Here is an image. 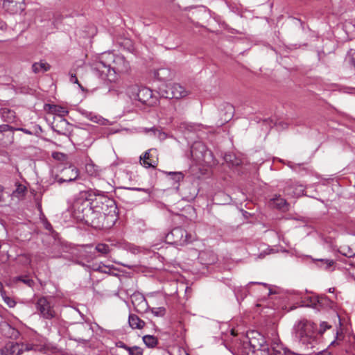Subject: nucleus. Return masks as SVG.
<instances>
[{"label":"nucleus","instance_id":"obj_1","mask_svg":"<svg viewBox=\"0 0 355 355\" xmlns=\"http://www.w3.org/2000/svg\"><path fill=\"white\" fill-rule=\"evenodd\" d=\"M91 67L96 76L110 82L114 81L117 75L126 73L130 69V64L124 56L110 51L97 56Z\"/></svg>","mask_w":355,"mask_h":355},{"label":"nucleus","instance_id":"obj_2","mask_svg":"<svg viewBox=\"0 0 355 355\" xmlns=\"http://www.w3.org/2000/svg\"><path fill=\"white\" fill-rule=\"evenodd\" d=\"M295 338L304 347L305 349L316 348L315 353L323 349L318 346L320 340L316 331V325L313 322L303 319L296 322L293 327Z\"/></svg>","mask_w":355,"mask_h":355},{"label":"nucleus","instance_id":"obj_3","mask_svg":"<svg viewBox=\"0 0 355 355\" xmlns=\"http://www.w3.org/2000/svg\"><path fill=\"white\" fill-rule=\"evenodd\" d=\"M92 196L91 191H81L75 198L72 205V214L78 220H83L86 214L91 213L90 197Z\"/></svg>","mask_w":355,"mask_h":355},{"label":"nucleus","instance_id":"obj_4","mask_svg":"<svg viewBox=\"0 0 355 355\" xmlns=\"http://www.w3.org/2000/svg\"><path fill=\"white\" fill-rule=\"evenodd\" d=\"M90 203L92 209H101V211L107 212V217H112V223H114L116 207L112 200L104 195H95L92 193V196L90 197Z\"/></svg>","mask_w":355,"mask_h":355},{"label":"nucleus","instance_id":"obj_5","mask_svg":"<svg viewBox=\"0 0 355 355\" xmlns=\"http://www.w3.org/2000/svg\"><path fill=\"white\" fill-rule=\"evenodd\" d=\"M248 338L253 352H260L261 355H269V349L263 335L257 331H251L248 334Z\"/></svg>","mask_w":355,"mask_h":355},{"label":"nucleus","instance_id":"obj_6","mask_svg":"<svg viewBox=\"0 0 355 355\" xmlns=\"http://www.w3.org/2000/svg\"><path fill=\"white\" fill-rule=\"evenodd\" d=\"M159 89L162 96L166 98L180 99L189 94V92L178 83H173L166 85V89L160 88Z\"/></svg>","mask_w":355,"mask_h":355},{"label":"nucleus","instance_id":"obj_7","mask_svg":"<svg viewBox=\"0 0 355 355\" xmlns=\"http://www.w3.org/2000/svg\"><path fill=\"white\" fill-rule=\"evenodd\" d=\"M36 309L40 315L45 319L50 320L56 316L54 304L46 297H42L37 300Z\"/></svg>","mask_w":355,"mask_h":355},{"label":"nucleus","instance_id":"obj_8","mask_svg":"<svg viewBox=\"0 0 355 355\" xmlns=\"http://www.w3.org/2000/svg\"><path fill=\"white\" fill-rule=\"evenodd\" d=\"M170 237L172 238L173 243L180 245L190 243L196 239V234L189 233L181 227L174 228L171 233L167 235V238L169 239Z\"/></svg>","mask_w":355,"mask_h":355},{"label":"nucleus","instance_id":"obj_9","mask_svg":"<svg viewBox=\"0 0 355 355\" xmlns=\"http://www.w3.org/2000/svg\"><path fill=\"white\" fill-rule=\"evenodd\" d=\"M106 215H107V212L101 211V209H96L92 208L91 213L86 214L83 220L95 228H101L105 226L103 220Z\"/></svg>","mask_w":355,"mask_h":355},{"label":"nucleus","instance_id":"obj_10","mask_svg":"<svg viewBox=\"0 0 355 355\" xmlns=\"http://www.w3.org/2000/svg\"><path fill=\"white\" fill-rule=\"evenodd\" d=\"M9 355H20L24 351H41L42 347L33 344L24 343H9L6 345Z\"/></svg>","mask_w":355,"mask_h":355},{"label":"nucleus","instance_id":"obj_11","mask_svg":"<svg viewBox=\"0 0 355 355\" xmlns=\"http://www.w3.org/2000/svg\"><path fill=\"white\" fill-rule=\"evenodd\" d=\"M140 162L146 168H155L158 164L157 150L155 148H151L145 152L140 156Z\"/></svg>","mask_w":355,"mask_h":355},{"label":"nucleus","instance_id":"obj_12","mask_svg":"<svg viewBox=\"0 0 355 355\" xmlns=\"http://www.w3.org/2000/svg\"><path fill=\"white\" fill-rule=\"evenodd\" d=\"M3 7L11 14L19 13L24 10V0H3Z\"/></svg>","mask_w":355,"mask_h":355},{"label":"nucleus","instance_id":"obj_13","mask_svg":"<svg viewBox=\"0 0 355 355\" xmlns=\"http://www.w3.org/2000/svg\"><path fill=\"white\" fill-rule=\"evenodd\" d=\"M131 300L136 311L144 312L148 309V302L143 295L135 293L132 295Z\"/></svg>","mask_w":355,"mask_h":355},{"label":"nucleus","instance_id":"obj_14","mask_svg":"<svg viewBox=\"0 0 355 355\" xmlns=\"http://www.w3.org/2000/svg\"><path fill=\"white\" fill-rule=\"evenodd\" d=\"M62 174V177L58 179V182L60 184L76 180L78 176V170L73 166H69L63 169Z\"/></svg>","mask_w":355,"mask_h":355},{"label":"nucleus","instance_id":"obj_15","mask_svg":"<svg viewBox=\"0 0 355 355\" xmlns=\"http://www.w3.org/2000/svg\"><path fill=\"white\" fill-rule=\"evenodd\" d=\"M155 77L161 81H166L171 80L173 77L172 72L168 68H159L154 73Z\"/></svg>","mask_w":355,"mask_h":355},{"label":"nucleus","instance_id":"obj_16","mask_svg":"<svg viewBox=\"0 0 355 355\" xmlns=\"http://www.w3.org/2000/svg\"><path fill=\"white\" fill-rule=\"evenodd\" d=\"M152 91L147 88L141 87L139 93L135 96L136 101L146 103L152 97Z\"/></svg>","mask_w":355,"mask_h":355},{"label":"nucleus","instance_id":"obj_17","mask_svg":"<svg viewBox=\"0 0 355 355\" xmlns=\"http://www.w3.org/2000/svg\"><path fill=\"white\" fill-rule=\"evenodd\" d=\"M269 205L272 207H275L283 211H286L288 209L286 201L280 196H275L271 199Z\"/></svg>","mask_w":355,"mask_h":355},{"label":"nucleus","instance_id":"obj_18","mask_svg":"<svg viewBox=\"0 0 355 355\" xmlns=\"http://www.w3.org/2000/svg\"><path fill=\"white\" fill-rule=\"evenodd\" d=\"M128 323L131 328L141 329L145 326V322L141 320L135 314H130L128 317Z\"/></svg>","mask_w":355,"mask_h":355},{"label":"nucleus","instance_id":"obj_19","mask_svg":"<svg viewBox=\"0 0 355 355\" xmlns=\"http://www.w3.org/2000/svg\"><path fill=\"white\" fill-rule=\"evenodd\" d=\"M76 329L78 330L82 335L80 339L83 340H85V338L91 336L93 332L91 325L88 323H80L76 327Z\"/></svg>","mask_w":355,"mask_h":355},{"label":"nucleus","instance_id":"obj_20","mask_svg":"<svg viewBox=\"0 0 355 355\" xmlns=\"http://www.w3.org/2000/svg\"><path fill=\"white\" fill-rule=\"evenodd\" d=\"M0 114L1 119L8 123L14 122L16 118L15 112L12 110L7 107L1 108L0 110Z\"/></svg>","mask_w":355,"mask_h":355},{"label":"nucleus","instance_id":"obj_21","mask_svg":"<svg viewBox=\"0 0 355 355\" xmlns=\"http://www.w3.org/2000/svg\"><path fill=\"white\" fill-rule=\"evenodd\" d=\"M80 113L83 116L92 122L99 124H104L105 119L101 116L96 114L95 113L87 110H82L80 111Z\"/></svg>","mask_w":355,"mask_h":355},{"label":"nucleus","instance_id":"obj_22","mask_svg":"<svg viewBox=\"0 0 355 355\" xmlns=\"http://www.w3.org/2000/svg\"><path fill=\"white\" fill-rule=\"evenodd\" d=\"M85 171L90 176L96 177L100 175L99 167L91 161L86 164Z\"/></svg>","mask_w":355,"mask_h":355},{"label":"nucleus","instance_id":"obj_23","mask_svg":"<svg viewBox=\"0 0 355 355\" xmlns=\"http://www.w3.org/2000/svg\"><path fill=\"white\" fill-rule=\"evenodd\" d=\"M33 71L35 73H43L50 69V65L45 62H35L32 66Z\"/></svg>","mask_w":355,"mask_h":355},{"label":"nucleus","instance_id":"obj_24","mask_svg":"<svg viewBox=\"0 0 355 355\" xmlns=\"http://www.w3.org/2000/svg\"><path fill=\"white\" fill-rule=\"evenodd\" d=\"M140 88L141 87L137 85H131L127 88L126 93L133 101H136L135 96L139 93Z\"/></svg>","mask_w":355,"mask_h":355},{"label":"nucleus","instance_id":"obj_25","mask_svg":"<svg viewBox=\"0 0 355 355\" xmlns=\"http://www.w3.org/2000/svg\"><path fill=\"white\" fill-rule=\"evenodd\" d=\"M143 341L148 347H154L158 343L157 338L152 335L143 336Z\"/></svg>","mask_w":355,"mask_h":355},{"label":"nucleus","instance_id":"obj_26","mask_svg":"<svg viewBox=\"0 0 355 355\" xmlns=\"http://www.w3.org/2000/svg\"><path fill=\"white\" fill-rule=\"evenodd\" d=\"M51 111L53 112L57 113L58 114V116L60 119L61 123H62L65 125L67 124V120L62 117V116H65L67 114V111L64 108H63L62 107L54 106L52 108Z\"/></svg>","mask_w":355,"mask_h":355},{"label":"nucleus","instance_id":"obj_27","mask_svg":"<svg viewBox=\"0 0 355 355\" xmlns=\"http://www.w3.org/2000/svg\"><path fill=\"white\" fill-rule=\"evenodd\" d=\"M1 329L3 331H7V332L5 333V336L8 337H15L18 334L17 331H16L15 329L12 328L8 324L3 323L1 325Z\"/></svg>","mask_w":355,"mask_h":355},{"label":"nucleus","instance_id":"obj_28","mask_svg":"<svg viewBox=\"0 0 355 355\" xmlns=\"http://www.w3.org/2000/svg\"><path fill=\"white\" fill-rule=\"evenodd\" d=\"M166 175L171 176V179L175 182L178 183L183 180L184 175L182 172H164Z\"/></svg>","mask_w":355,"mask_h":355},{"label":"nucleus","instance_id":"obj_29","mask_svg":"<svg viewBox=\"0 0 355 355\" xmlns=\"http://www.w3.org/2000/svg\"><path fill=\"white\" fill-rule=\"evenodd\" d=\"M311 304L313 306H314L315 307H317V305H318L320 306H323L324 305L329 304V301L326 297L316 296V297H314L313 301L311 300Z\"/></svg>","mask_w":355,"mask_h":355},{"label":"nucleus","instance_id":"obj_30","mask_svg":"<svg viewBox=\"0 0 355 355\" xmlns=\"http://www.w3.org/2000/svg\"><path fill=\"white\" fill-rule=\"evenodd\" d=\"M81 71V69L80 68H78L76 69L74 71H71L69 72V80L71 83H76V84H78V87L82 89V90H84L83 87H82V85L79 83L78 82V80L77 78V75H78L80 73V71Z\"/></svg>","mask_w":355,"mask_h":355},{"label":"nucleus","instance_id":"obj_31","mask_svg":"<svg viewBox=\"0 0 355 355\" xmlns=\"http://www.w3.org/2000/svg\"><path fill=\"white\" fill-rule=\"evenodd\" d=\"M274 355H300L297 354H295L290 351L289 349L281 347H278L277 348L273 349Z\"/></svg>","mask_w":355,"mask_h":355},{"label":"nucleus","instance_id":"obj_32","mask_svg":"<svg viewBox=\"0 0 355 355\" xmlns=\"http://www.w3.org/2000/svg\"><path fill=\"white\" fill-rule=\"evenodd\" d=\"M234 292L238 300L243 299L247 295V289L241 286L234 288Z\"/></svg>","mask_w":355,"mask_h":355},{"label":"nucleus","instance_id":"obj_33","mask_svg":"<svg viewBox=\"0 0 355 355\" xmlns=\"http://www.w3.org/2000/svg\"><path fill=\"white\" fill-rule=\"evenodd\" d=\"M95 250L105 255L110 252V249L109 245L105 243H98L95 248Z\"/></svg>","mask_w":355,"mask_h":355},{"label":"nucleus","instance_id":"obj_34","mask_svg":"<svg viewBox=\"0 0 355 355\" xmlns=\"http://www.w3.org/2000/svg\"><path fill=\"white\" fill-rule=\"evenodd\" d=\"M128 352L130 355H142L143 354L142 349L139 347H137V346L129 347L128 349Z\"/></svg>","mask_w":355,"mask_h":355},{"label":"nucleus","instance_id":"obj_35","mask_svg":"<svg viewBox=\"0 0 355 355\" xmlns=\"http://www.w3.org/2000/svg\"><path fill=\"white\" fill-rule=\"evenodd\" d=\"M157 130H158V128H157L155 127H152L150 128H143V132H144L145 134H146L150 137H155V136L157 135Z\"/></svg>","mask_w":355,"mask_h":355},{"label":"nucleus","instance_id":"obj_36","mask_svg":"<svg viewBox=\"0 0 355 355\" xmlns=\"http://www.w3.org/2000/svg\"><path fill=\"white\" fill-rule=\"evenodd\" d=\"M17 280L22 282L24 284H26L29 287H32L34 284V281L27 276L19 277H17Z\"/></svg>","mask_w":355,"mask_h":355},{"label":"nucleus","instance_id":"obj_37","mask_svg":"<svg viewBox=\"0 0 355 355\" xmlns=\"http://www.w3.org/2000/svg\"><path fill=\"white\" fill-rule=\"evenodd\" d=\"M319 261L322 263L321 267L327 270L329 269L334 263V261L330 259H320Z\"/></svg>","mask_w":355,"mask_h":355},{"label":"nucleus","instance_id":"obj_38","mask_svg":"<svg viewBox=\"0 0 355 355\" xmlns=\"http://www.w3.org/2000/svg\"><path fill=\"white\" fill-rule=\"evenodd\" d=\"M151 312L155 316H163L165 313V309L163 307L153 308Z\"/></svg>","mask_w":355,"mask_h":355},{"label":"nucleus","instance_id":"obj_39","mask_svg":"<svg viewBox=\"0 0 355 355\" xmlns=\"http://www.w3.org/2000/svg\"><path fill=\"white\" fill-rule=\"evenodd\" d=\"M26 191V187L21 184H19L16 189V190L13 192L14 196L19 197L21 195H23Z\"/></svg>","mask_w":355,"mask_h":355},{"label":"nucleus","instance_id":"obj_40","mask_svg":"<svg viewBox=\"0 0 355 355\" xmlns=\"http://www.w3.org/2000/svg\"><path fill=\"white\" fill-rule=\"evenodd\" d=\"M91 250H92V246H90V245L86 246L85 252L87 254H88V256L85 255L88 261L93 260L96 257L95 255L92 254Z\"/></svg>","mask_w":355,"mask_h":355},{"label":"nucleus","instance_id":"obj_41","mask_svg":"<svg viewBox=\"0 0 355 355\" xmlns=\"http://www.w3.org/2000/svg\"><path fill=\"white\" fill-rule=\"evenodd\" d=\"M3 299L9 307L15 306V302L10 297L3 295Z\"/></svg>","mask_w":355,"mask_h":355},{"label":"nucleus","instance_id":"obj_42","mask_svg":"<svg viewBox=\"0 0 355 355\" xmlns=\"http://www.w3.org/2000/svg\"><path fill=\"white\" fill-rule=\"evenodd\" d=\"M155 137H157L160 141H163L166 139L167 135L165 132H162L161 130L158 129Z\"/></svg>","mask_w":355,"mask_h":355},{"label":"nucleus","instance_id":"obj_43","mask_svg":"<svg viewBox=\"0 0 355 355\" xmlns=\"http://www.w3.org/2000/svg\"><path fill=\"white\" fill-rule=\"evenodd\" d=\"M331 327L328 325V324L325 322H322L320 324V329L319 332H317L318 334V336H320V334H322L327 329L330 328Z\"/></svg>","mask_w":355,"mask_h":355},{"label":"nucleus","instance_id":"obj_44","mask_svg":"<svg viewBox=\"0 0 355 355\" xmlns=\"http://www.w3.org/2000/svg\"><path fill=\"white\" fill-rule=\"evenodd\" d=\"M128 250L133 254H138L141 252V249L139 247L133 245H130Z\"/></svg>","mask_w":355,"mask_h":355},{"label":"nucleus","instance_id":"obj_45","mask_svg":"<svg viewBox=\"0 0 355 355\" xmlns=\"http://www.w3.org/2000/svg\"><path fill=\"white\" fill-rule=\"evenodd\" d=\"M12 127L8 124L0 125V132H3L9 130H13Z\"/></svg>","mask_w":355,"mask_h":355},{"label":"nucleus","instance_id":"obj_46","mask_svg":"<svg viewBox=\"0 0 355 355\" xmlns=\"http://www.w3.org/2000/svg\"><path fill=\"white\" fill-rule=\"evenodd\" d=\"M22 257L24 259V260L23 261V263L24 264H27V265L31 266L32 258H31V255H29V254H24V255H22Z\"/></svg>","mask_w":355,"mask_h":355},{"label":"nucleus","instance_id":"obj_47","mask_svg":"<svg viewBox=\"0 0 355 355\" xmlns=\"http://www.w3.org/2000/svg\"><path fill=\"white\" fill-rule=\"evenodd\" d=\"M105 268H110L108 266H106L105 265H103V266H101L99 265L98 267H94L93 268V270H96V271H99V272H107V271L105 270Z\"/></svg>","mask_w":355,"mask_h":355},{"label":"nucleus","instance_id":"obj_48","mask_svg":"<svg viewBox=\"0 0 355 355\" xmlns=\"http://www.w3.org/2000/svg\"><path fill=\"white\" fill-rule=\"evenodd\" d=\"M43 225L45 229L49 231H51L52 225L47 221L46 218L42 219Z\"/></svg>","mask_w":355,"mask_h":355},{"label":"nucleus","instance_id":"obj_49","mask_svg":"<svg viewBox=\"0 0 355 355\" xmlns=\"http://www.w3.org/2000/svg\"><path fill=\"white\" fill-rule=\"evenodd\" d=\"M15 130H18V131H21L23 132L25 134H27V135H33V132L28 129H26V128H17V129H15Z\"/></svg>","mask_w":355,"mask_h":355},{"label":"nucleus","instance_id":"obj_50","mask_svg":"<svg viewBox=\"0 0 355 355\" xmlns=\"http://www.w3.org/2000/svg\"><path fill=\"white\" fill-rule=\"evenodd\" d=\"M132 190H135V191H144L146 193H148L150 194V190L149 189H144V188H132Z\"/></svg>","mask_w":355,"mask_h":355},{"label":"nucleus","instance_id":"obj_51","mask_svg":"<svg viewBox=\"0 0 355 355\" xmlns=\"http://www.w3.org/2000/svg\"><path fill=\"white\" fill-rule=\"evenodd\" d=\"M0 355H9V353L6 348V346H5L4 347L0 348Z\"/></svg>","mask_w":355,"mask_h":355},{"label":"nucleus","instance_id":"obj_52","mask_svg":"<svg viewBox=\"0 0 355 355\" xmlns=\"http://www.w3.org/2000/svg\"><path fill=\"white\" fill-rule=\"evenodd\" d=\"M4 188L3 186L0 185V202L3 201V192Z\"/></svg>","mask_w":355,"mask_h":355},{"label":"nucleus","instance_id":"obj_53","mask_svg":"<svg viewBox=\"0 0 355 355\" xmlns=\"http://www.w3.org/2000/svg\"><path fill=\"white\" fill-rule=\"evenodd\" d=\"M119 347H121V348H123L125 349V350L128 351V349L130 347H128L125 344H124L123 343H119V345H118Z\"/></svg>","mask_w":355,"mask_h":355},{"label":"nucleus","instance_id":"obj_54","mask_svg":"<svg viewBox=\"0 0 355 355\" xmlns=\"http://www.w3.org/2000/svg\"><path fill=\"white\" fill-rule=\"evenodd\" d=\"M230 157H231L230 155H225V161L226 162H231L232 160L230 159Z\"/></svg>","mask_w":355,"mask_h":355},{"label":"nucleus","instance_id":"obj_55","mask_svg":"<svg viewBox=\"0 0 355 355\" xmlns=\"http://www.w3.org/2000/svg\"><path fill=\"white\" fill-rule=\"evenodd\" d=\"M5 24L3 21H0V29H3L5 27Z\"/></svg>","mask_w":355,"mask_h":355},{"label":"nucleus","instance_id":"obj_56","mask_svg":"<svg viewBox=\"0 0 355 355\" xmlns=\"http://www.w3.org/2000/svg\"><path fill=\"white\" fill-rule=\"evenodd\" d=\"M37 208H38L40 214H42V206L40 203L37 205Z\"/></svg>","mask_w":355,"mask_h":355},{"label":"nucleus","instance_id":"obj_57","mask_svg":"<svg viewBox=\"0 0 355 355\" xmlns=\"http://www.w3.org/2000/svg\"><path fill=\"white\" fill-rule=\"evenodd\" d=\"M334 291H335L334 288H329L328 292L329 293H334Z\"/></svg>","mask_w":355,"mask_h":355},{"label":"nucleus","instance_id":"obj_58","mask_svg":"<svg viewBox=\"0 0 355 355\" xmlns=\"http://www.w3.org/2000/svg\"><path fill=\"white\" fill-rule=\"evenodd\" d=\"M259 284V282H250V284Z\"/></svg>","mask_w":355,"mask_h":355},{"label":"nucleus","instance_id":"obj_59","mask_svg":"<svg viewBox=\"0 0 355 355\" xmlns=\"http://www.w3.org/2000/svg\"><path fill=\"white\" fill-rule=\"evenodd\" d=\"M125 266L128 267V268H131V266H128V265H124Z\"/></svg>","mask_w":355,"mask_h":355},{"label":"nucleus","instance_id":"obj_60","mask_svg":"<svg viewBox=\"0 0 355 355\" xmlns=\"http://www.w3.org/2000/svg\"><path fill=\"white\" fill-rule=\"evenodd\" d=\"M35 259L37 261V255H35Z\"/></svg>","mask_w":355,"mask_h":355},{"label":"nucleus","instance_id":"obj_61","mask_svg":"<svg viewBox=\"0 0 355 355\" xmlns=\"http://www.w3.org/2000/svg\"><path fill=\"white\" fill-rule=\"evenodd\" d=\"M334 343H335V341H334H334H332V342L331 343V345H334Z\"/></svg>","mask_w":355,"mask_h":355},{"label":"nucleus","instance_id":"obj_62","mask_svg":"<svg viewBox=\"0 0 355 355\" xmlns=\"http://www.w3.org/2000/svg\"><path fill=\"white\" fill-rule=\"evenodd\" d=\"M232 335H235V334H234V330H232Z\"/></svg>","mask_w":355,"mask_h":355},{"label":"nucleus","instance_id":"obj_63","mask_svg":"<svg viewBox=\"0 0 355 355\" xmlns=\"http://www.w3.org/2000/svg\"><path fill=\"white\" fill-rule=\"evenodd\" d=\"M228 107L230 109H231V110L232 109V107L230 105H229Z\"/></svg>","mask_w":355,"mask_h":355},{"label":"nucleus","instance_id":"obj_64","mask_svg":"<svg viewBox=\"0 0 355 355\" xmlns=\"http://www.w3.org/2000/svg\"><path fill=\"white\" fill-rule=\"evenodd\" d=\"M184 355H189L187 353L184 352Z\"/></svg>","mask_w":355,"mask_h":355}]
</instances>
